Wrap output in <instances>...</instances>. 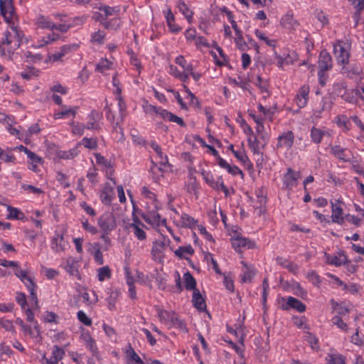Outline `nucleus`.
<instances>
[{
	"mask_svg": "<svg viewBox=\"0 0 364 364\" xmlns=\"http://www.w3.org/2000/svg\"><path fill=\"white\" fill-rule=\"evenodd\" d=\"M175 63L182 68L183 72L185 73H188V72L191 71V69L193 68L192 64L188 63L183 55H178L176 57Z\"/></svg>",
	"mask_w": 364,
	"mask_h": 364,
	"instance_id": "603ef678",
	"label": "nucleus"
},
{
	"mask_svg": "<svg viewBox=\"0 0 364 364\" xmlns=\"http://www.w3.org/2000/svg\"><path fill=\"white\" fill-rule=\"evenodd\" d=\"M280 25L282 28L289 31H295L299 27V22L296 20L291 14L283 15L280 19Z\"/></svg>",
	"mask_w": 364,
	"mask_h": 364,
	"instance_id": "f3484780",
	"label": "nucleus"
},
{
	"mask_svg": "<svg viewBox=\"0 0 364 364\" xmlns=\"http://www.w3.org/2000/svg\"><path fill=\"white\" fill-rule=\"evenodd\" d=\"M77 107H72L67 106H62L58 112H56L53 117L55 119H60L63 118L74 117L75 116Z\"/></svg>",
	"mask_w": 364,
	"mask_h": 364,
	"instance_id": "4be33fe9",
	"label": "nucleus"
},
{
	"mask_svg": "<svg viewBox=\"0 0 364 364\" xmlns=\"http://www.w3.org/2000/svg\"><path fill=\"white\" fill-rule=\"evenodd\" d=\"M78 145H83L88 149L95 150L97 148V140L96 138L85 137Z\"/></svg>",
	"mask_w": 364,
	"mask_h": 364,
	"instance_id": "3c124183",
	"label": "nucleus"
},
{
	"mask_svg": "<svg viewBox=\"0 0 364 364\" xmlns=\"http://www.w3.org/2000/svg\"><path fill=\"white\" fill-rule=\"evenodd\" d=\"M331 154L342 161H348V159L346 157L345 149L340 146L335 145L331 146Z\"/></svg>",
	"mask_w": 364,
	"mask_h": 364,
	"instance_id": "58836bf2",
	"label": "nucleus"
},
{
	"mask_svg": "<svg viewBox=\"0 0 364 364\" xmlns=\"http://www.w3.org/2000/svg\"><path fill=\"white\" fill-rule=\"evenodd\" d=\"M23 36L14 24H9L0 41V55L7 56L14 53L20 47Z\"/></svg>",
	"mask_w": 364,
	"mask_h": 364,
	"instance_id": "f257e3e1",
	"label": "nucleus"
},
{
	"mask_svg": "<svg viewBox=\"0 0 364 364\" xmlns=\"http://www.w3.org/2000/svg\"><path fill=\"white\" fill-rule=\"evenodd\" d=\"M300 177L299 172L291 168H288L287 172L282 178L284 188L287 190H291L297 185L298 179Z\"/></svg>",
	"mask_w": 364,
	"mask_h": 364,
	"instance_id": "f8f14e48",
	"label": "nucleus"
},
{
	"mask_svg": "<svg viewBox=\"0 0 364 364\" xmlns=\"http://www.w3.org/2000/svg\"><path fill=\"white\" fill-rule=\"evenodd\" d=\"M160 208L159 203H155L151 205L146 203V213H144L141 217L148 224L154 228L159 227L165 224L166 220L161 219V215L158 213V210Z\"/></svg>",
	"mask_w": 364,
	"mask_h": 364,
	"instance_id": "7ed1b4c3",
	"label": "nucleus"
},
{
	"mask_svg": "<svg viewBox=\"0 0 364 364\" xmlns=\"http://www.w3.org/2000/svg\"><path fill=\"white\" fill-rule=\"evenodd\" d=\"M350 46L347 41H338L333 45V52L339 64L343 65V69H346V65L348 63Z\"/></svg>",
	"mask_w": 364,
	"mask_h": 364,
	"instance_id": "20e7f679",
	"label": "nucleus"
},
{
	"mask_svg": "<svg viewBox=\"0 0 364 364\" xmlns=\"http://www.w3.org/2000/svg\"><path fill=\"white\" fill-rule=\"evenodd\" d=\"M350 3L356 9L354 14V19L358 23L360 17V12L364 9V0H348Z\"/></svg>",
	"mask_w": 364,
	"mask_h": 364,
	"instance_id": "de8ad7c7",
	"label": "nucleus"
},
{
	"mask_svg": "<svg viewBox=\"0 0 364 364\" xmlns=\"http://www.w3.org/2000/svg\"><path fill=\"white\" fill-rule=\"evenodd\" d=\"M157 312L160 321L164 323L168 328L176 327L182 331H187V328L183 322L173 311L169 312L159 308L157 309Z\"/></svg>",
	"mask_w": 364,
	"mask_h": 364,
	"instance_id": "f03ea898",
	"label": "nucleus"
},
{
	"mask_svg": "<svg viewBox=\"0 0 364 364\" xmlns=\"http://www.w3.org/2000/svg\"><path fill=\"white\" fill-rule=\"evenodd\" d=\"M174 253L176 256L182 257L185 255H192L193 253V249L191 245L180 247Z\"/></svg>",
	"mask_w": 364,
	"mask_h": 364,
	"instance_id": "680f3d73",
	"label": "nucleus"
},
{
	"mask_svg": "<svg viewBox=\"0 0 364 364\" xmlns=\"http://www.w3.org/2000/svg\"><path fill=\"white\" fill-rule=\"evenodd\" d=\"M110 180L112 181V184L109 183H106L103 186L100 194V198L102 202L107 205L111 204L114 196V188L116 184V182L112 178H111Z\"/></svg>",
	"mask_w": 364,
	"mask_h": 364,
	"instance_id": "ddd939ff",
	"label": "nucleus"
},
{
	"mask_svg": "<svg viewBox=\"0 0 364 364\" xmlns=\"http://www.w3.org/2000/svg\"><path fill=\"white\" fill-rule=\"evenodd\" d=\"M141 194L150 202H148L149 205H154L155 203H159L158 200L156 198V195L152 193L150 190H149L146 186H143L141 188Z\"/></svg>",
	"mask_w": 364,
	"mask_h": 364,
	"instance_id": "13d9d810",
	"label": "nucleus"
},
{
	"mask_svg": "<svg viewBox=\"0 0 364 364\" xmlns=\"http://www.w3.org/2000/svg\"><path fill=\"white\" fill-rule=\"evenodd\" d=\"M79 154L78 145L70 149L69 151L59 150L56 152V156L59 159L70 160L74 159Z\"/></svg>",
	"mask_w": 364,
	"mask_h": 364,
	"instance_id": "7c9ffc66",
	"label": "nucleus"
},
{
	"mask_svg": "<svg viewBox=\"0 0 364 364\" xmlns=\"http://www.w3.org/2000/svg\"><path fill=\"white\" fill-rule=\"evenodd\" d=\"M226 15L232 28L235 31V36H240L241 33H242V31L237 26L236 21L234 20L232 13L228 11H226Z\"/></svg>",
	"mask_w": 364,
	"mask_h": 364,
	"instance_id": "0e129e2a",
	"label": "nucleus"
},
{
	"mask_svg": "<svg viewBox=\"0 0 364 364\" xmlns=\"http://www.w3.org/2000/svg\"><path fill=\"white\" fill-rule=\"evenodd\" d=\"M309 87L307 85H303L295 98V102L299 108L304 107L308 102Z\"/></svg>",
	"mask_w": 364,
	"mask_h": 364,
	"instance_id": "6ab92c4d",
	"label": "nucleus"
},
{
	"mask_svg": "<svg viewBox=\"0 0 364 364\" xmlns=\"http://www.w3.org/2000/svg\"><path fill=\"white\" fill-rule=\"evenodd\" d=\"M256 132L257 134L259 136L260 139H262L264 141L263 144H262L261 146L262 148H264V146L267 144L269 136L268 133L265 130L263 123L258 124L256 127Z\"/></svg>",
	"mask_w": 364,
	"mask_h": 364,
	"instance_id": "09e8293b",
	"label": "nucleus"
},
{
	"mask_svg": "<svg viewBox=\"0 0 364 364\" xmlns=\"http://www.w3.org/2000/svg\"><path fill=\"white\" fill-rule=\"evenodd\" d=\"M100 114L96 112H91L89 114V121L86 125L87 129H97L100 128Z\"/></svg>",
	"mask_w": 364,
	"mask_h": 364,
	"instance_id": "f704fd0d",
	"label": "nucleus"
},
{
	"mask_svg": "<svg viewBox=\"0 0 364 364\" xmlns=\"http://www.w3.org/2000/svg\"><path fill=\"white\" fill-rule=\"evenodd\" d=\"M78 320L87 326L92 325V319L89 318L83 311H79L77 314Z\"/></svg>",
	"mask_w": 364,
	"mask_h": 364,
	"instance_id": "338daca9",
	"label": "nucleus"
},
{
	"mask_svg": "<svg viewBox=\"0 0 364 364\" xmlns=\"http://www.w3.org/2000/svg\"><path fill=\"white\" fill-rule=\"evenodd\" d=\"M192 302L198 310L203 311L206 309L205 301L198 289L193 291Z\"/></svg>",
	"mask_w": 364,
	"mask_h": 364,
	"instance_id": "cd10ccee",
	"label": "nucleus"
},
{
	"mask_svg": "<svg viewBox=\"0 0 364 364\" xmlns=\"http://www.w3.org/2000/svg\"><path fill=\"white\" fill-rule=\"evenodd\" d=\"M170 242V240L166 237H162L153 242L151 256L154 261L158 262H162L164 261Z\"/></svg>",
	"mask_w": 364,
	"mask_h": 364,
	"instance_id": "39448f33",
	"label": "nucleus"
},
{
	"mask_svg": "<svg viewBox=\"0 0 364 364\" xmlns=\"http://www.w3.org/2000/svg\"><path fill=\"white\" fill-rule=\"evenodd\" d=\"M79 296L82 299L85 305L90 307L93 306L98 301V297L95 292L92 291V295H90L87 289L80 292Z\"/></svg>",
	"mask_w": 364,
	"mask_h": 364,
	"instance_id": "393cba45",
	"label": "nucleus"
},
{
	"mask_svg": "<svg viewBox=\"0 0 364 364\" xmlns=\"http://www.w3.org/2000/svg\"><path fill=\"white\" fill-rule=\"evenodd\" d=\"M186 188L187 192L197 197L199 186L197 183L196 177L192 174H190L189 178L186 183Z\"/></svg>",
	"mask_w": 364,
	"mask_h": 364,
	"instance_id": "72a5a7b5",
	"label": "nucleus"
},
{
	"mask_svg": "<svg viewBox=\"0 0 364 364\" xmlns=\"http://www.w3.org/2000/svg\"><path fill=\"white\" fill-rule=\"evenodd\" d=\"M247 143L250 149L253 151L254 154H259L260 151V146L258 139L255 137L252 136L247 137Z\"/></svg>",
	"mask_w": 364,
	"mask_h": 364,
	"instance_id": "bf43d9fd",
	"label": "nucleus"
},
{
	"mask_svg": "<svg viewBox=\"0 0 364 364\" xmlns=\"http://www.w3.org/2000/svg\"><path fill=\"white\" fill-rule=\"evenodd\" d=\"M125 353L127 364H144L140 357L131 346L126 350Z\"/></svg>",
	"mask_w": 364,
	"mask_h": 364,
	"instance_id": "2f4dec72",
	"label": "nucleus"
},
{
	"mask_svg": "<svg viewBox=\"0 0 364 364\" xmlns=\"http://www.w3.org/2000/svg\"><path fill=\"white\" fill-rule=\"evenodd\" d=\"M169 73L182 82H186L188 81L186 73L183 71H180L176 66H173V65H170Z\"/></svg>",
	"mask_w": 364,
	"mask_h": 364,
	"instance_id": "49530a36",
	"label": "nucleus"
},
{
	"mask_svg": "<svg viewBox=\"0 0 364 364\" xmlns=\"http://www.w3.org/2000/svg\"><path fill=\"white\" fill-rule=\"evenodd\" d=\"M6 209L9 212L7 219L22 220L24 218V214L16 208L8 205Z\"/></svg>",
	"mask_w": 364,
	"mask_h": 364,
	"instance_id": "a19ab883",
	"label": "nucleus"
},
{
	"mask_svg": "<svg viewBox=\"0 0 364 364\" xmlns=\"http://www.w3.org/2000/svg\"><path fill=\"white\" fill-rule=\"evenodd\" d=\"M144 227V225L139 220L130 225V229L133 234L140 240H144L146 237V232L143 229Z\"/></svg>",
	"mask_w": 364,
	"mask_h": 364,
	"instance_id": "c85d7f7f",
	"label": "nucleus"
},
{
	"mask_svg": "<svg viewBox=\"0 0 364 364\" xmlns=\"http://www.w3.org/2000/svg\"><path fill=\"white\" fill-rule=\"evenodd\" d=\"M81 338L86 347L89 348L93 354H97V348L95 343V341L92 338L91 335L88 332H85L82 333Z\"/></svg>",
	"mask_w": 364,
	"mask_h": 364,
	"instance_id": "473e14b6",
	"label": "nucleus"
},
{
	"mask_svg": "<svg viewBox=\"0 0 364 364\" xmlns=\"http://www.w3.org/2000/svg\"><path fill=\"white\" fill-rule=\"evenodd\" d=\"M67 245L61 234L56 233L51 240V249L55 252H64Z\"/></svg>",
	"mask_w": 364,
	"mask_h": 364,
	"instance_id": "412c9836",
	"label": "nucleus"
},
{
	"mask_svg": "<svg viewBox=\"0 0 364 364\" xmlns=\"http://www.w3.org/2000/svg\"><path fill=\"white\" fill-rule=\"evenodd\" d=\"M183 279L185 282L186 289L194 291L196 289V282L190 272H187L183 274Z\"/></svg>",
	"mask_w": 364,
	"mask_h": 364,
	"instance_id": "8fccbe9b",
	"label": "nucleus"
},
{
	"mask_svg": "<svg viewBox=\"0 0 364 364\" xmlns=\"http://www.w3.org/2000/svg\"><path fill=\"white\" fill-rule=\"evenodd\" d=\"M35 23L38 28L43 29H49L53 31L54 30V27H55V24L54 23L43 15H38L36 17Z\"/></svg>",
	"mask_w": 364,
	"mask_h": 364,
	"instance_id": "a878e982",
	"label": "nucleus"
},
{
	"mask_svg": "<svg viewBox=\"0 0 364 364\" xmlns=\"http://www.w3.org/2000/svg\"><path fill=\"white\" fill-rule=\"evenodd\" d=\"M142 108L146 114L150 115L154 119L158 118V113L160 107L154 106L149 104L148 101L145 100L142 105Z\"/></svg>",
	"mask_w": 364,
	"mask_h": 364,
	"instance_id": "4c0bfd02",
	"label": "nucleus"
},
{
	"mask_svg": "<svg viewBox=\"0 0 364 364\" xmlns=\"http://www.w3.org/2000/svg\"><path fill=\"white\" fill-rule=\"evenodd\" d=\"M14 274L26 285L30 291L31 300L36 304L38 299L35 291L36 284L33 277L28 274L27 270L21 269L19 267L16 269H14Z\"/></svg>",
	"mask_w": 364,
	"mask_h": 364,
	"instance_id": "423d86ee",
	"label": "nucleus"
},
{
	"mask_svg": "<svg viewBox=\"0 0 364 364\" xmlns=\"http://www.w3.org/2000/svg\"><path fill=\"white\" fill-rule=\"evenodd\" d=\"M331 203V221L334 223L342 225L344 223V213L341 207L342 202L336 200Z\"/></svg>",
	"mask_w": 364,
	"mask_h": 364,
	"instance_id": "9d476101",
	"label": "nucleus"
},
{
	"mask_svg": "<svg viewBox=\"0 0 364 364\" xmlns=\"http://www.w3.org/2000/svg\"><path fill=\"white\" fill-rule=\"evenodd\" d=\"M151 147L152 148V149L156 152V154H157L159 159V162L161 165H163L164 167H166V166H169L168 164V157L166 155H164L161 151V149L160 147V146L153 141L150 144Z\"/></svg>",
	"mask_w": 364,
	"mask_h": 364,
	"instance_id": "c9c22d12",
	"label": "nucleus"
},
{
	"mask_svg": "<svg viewBox=\"0 0 364 364\" xmlns=\"http://www.w3.org/2000/svg\"><path fill=\"white\" fill-rule=\"evenodd\" d=\"M112 66V62L108 60L107 59H102L99 63L96 65V70L104 73L108 70H110Z\"/></svg>",
	"mask_w": 364,
	"mask_h": 364,
	"instance_id": "4d7b16f0",
	"label": "nucleus"
},
{
	"mask_svg": "<svg viewBox=\"0 0 364 364\" xmlns=\"http://www.w3.org/2000/svg\"><path fill=\"white\" fill-rule=\"evenodd\" d=\"M105 33L104 31H98L91 35V42L94 44L102 45L105 41Z\"/></svg>",
	"mask_w": 364,
	"mask_h": 364,
	"instance_id": "6e6d98bb",
	"label": "nucleus"
},
{
	"mask_svg": "<svg viewBox=\"0 0 364 364\" xmlns=\"http://www.w3.org/2000/svg\"><path fill=\"white\" fill-rule=\"evenodd\" d=\"M177 218H175L177 225L181 228H194L197 225V220L189 215L176 212Z\"/></svg>",
	"mask_w": 364,
	"mask_h": 364,
	"instance_id": "dca6fc26",
	"label": "nucleus"
},
{
	"mask_svg": "<svg viewBox=\"0 0 364 364\" xmlns=\"http://www.w3.org/2000/svg\"><path fill=\"white\" fill-rule=\"evenodd\" d=\"M305 339L310 344L311 348H313V349L318 348V338L314 335H313L312 333H311L309 331H306V335H305Z\"/></svg>",
	"mask_w": 364,
	"mask_h": 364,
	"instance_id": "e2e57ef3",
	"label": "nucleus"
},
{
	"mask_svg": "<svg viewBox=\"0 0 364 364\" xmlns=\"http://www.w3.org/2000/svg\"><path fill=\"white\" fill-rule=\"evenodd\" d=\"M64 354L65 351L62 348L58 346H54L50 357L46 358V355H43V360H44L47 364H58L63 358Z\"/></svg>",
	"mask_w": 364,
	"mask_h": 364,
	"instance_id": "a211bd4d",
	"label": "nucleus"
},
{
	"mask_svg": "<svg viewBox=\"0 0 364 364\" xmlns=\"http://www.w3.org/2000/svg\"><path fill=\"white\" fill-rule=\"evenodd\" d=\"M204 180L208 184L215 190H220V184L223 182L220 178H218L216 181H214L212 175L209 173H203Z\"/></svg>",
	"mask_w": 364,
	"mask_h": 364,
	"instance_id": "a18cd8bd",
	"label": "nucleus"
},
{
	"mask_svg": "<svg viewBox=\"0 0 364 364\" xmlns=\"http://www.w3.org/2000/svg\"><path fill=\"white\" fill-rule=\"evenodd\" d=\"M328 364H346L345 358L338 353H329L326 358Z\"/></svg>",
	"mask_w": 364,
	"mask_h": 364,
	"instance_id": "79ce46f5",
	"label": "nucleus"
},
{
	"mask_svg": "<svg viewBox=\"0 0 364 364\" xmlns=\"http://www.w3.org/2000/svg\"><path fill=\"white\" fill-rule=\"evenodd\" d=\"M294 136L292 132L288 131L279 135L277 138V149L288 151L293 146Z\"/></svg>",
	"mask_w": 364,
	"mask_h": 364,
	"instance_id": "1a4fd4ad",
	"label": "nucleus"
},
{
	"mask_svg": "<svg viewBox=\"0 0 364 364\" xmlns=\"http://www.w3.org/2000/svg\"><path fill=\"white\" fill-rule=\"evenodd\" d=\"M341 87L344 90V93L341 95V98L347 102L354 103L356 101L354 96L355 90H346L345 83L341 84Z\"/></svg>",
	"mask_w": 364,
	"mask_h": 364,
	"instance_id": "ea45409f",
	"label": "nucleus"
},
{
	"mask_svg": "<svg viewBox=\"0 0 364 364\" xmlns=\"http://www.w3.org/2000/svg\"><path fill=\"white\" fill-rule=\"evenodd\" d=\"M59 35L54 33L48 34L46 36L42 37L41 39H38L36 42H35V43L33 45V47L35 48H43L57 41L59 39Z\"/></svg>",
	"mask_w": 364,
	"mask_h": 364,
	"instance_id": "5701e85b",
	"label": "nucleus"
},
{
	"mask_svg": "<svg viewBox=\"0 0 364 364\" xmlns=\"http://www.w3.org/2000/svg\"><path fill=\"white\" fill-rule=\"evenodd\" d=\"M178 8L180 12H181L183 15H184V16L187 18L188 21L191 23L193 18V12L189 10L185 2L182 0H179Z\"/></svg>",
	"mask_w": 364,
	"mask_h": 364,
	"instance_id": "c03bdc74",
	"label": "nucleus"
},
{
	"mask_svg": "<svg viewBox=\"0 0 364 364\" xmlns=\"http://www.w3.org/2000/svg\"><path fill=\"white\" fill-rule=\"evenodd\" d=\"M255 85L258 87L261 92L263 94L262 97L264 99H266L269 96L267 82L264 80H262L259 76L257 77Z\"/></svg>",
	"mask_w": 364,
	"mask_h": 364,
	"instance_id": "37998d69",
	"label": "nucleus"
},
{
	"mask_svg": "<svg viewBox=\"0 0 364 364\" xmlns=\"http://www.w3.org/2000/svg\"><path fill=\"white\" fill-rule=\"evenodd\" d=\"M79 266V261L77 259L69 257L65 260L63 268L70 276L75 277L78 279H80L81 277L78 270Z\"/></svg>",
	"mask_w": 364,
	"mask_h": 364,
	"instance_id": "2eb2a0df",
	"label": "nucleus"
},
{
	"mask_svg": "<svg viewBox=\"0 0 364 364\" xmlns=\"http://www.w3.org/2000/svg\"><path fill=\"white\" fill-rule=\"evenodd\" d=\"M198 36H199L197 35L196 31L192 28H188L185 31V37L186 41L188 42H195Z\"/></svg>",
	"mask_w": 364,
	"mask_h": 364,
	"instance_id": "774afa93",
	"label": "nucleus"
},
{
	"mask_svg": "<svg viewBox=\"0 0 364 364\" xmlns=\"http://www.w3.org/2000/svg\"><path fill=\"white\" fill-rule=\"evenodd\" d=\"M11 149L4 151L0 147V159L5 163H15L16 158L11 154Z\"/></svg>",
	"mask_w": 364,
	"mask_h": 364,
	"instance_id": "864d4df0",
	"label": "nucleus"
},
{
	"mask_svg": "<svg viewBox=\"0 0 364 364\" xmlns=\"http://www.w3.org/2000/svg\"><path fill=\"white\" fill-rule=\"evenodd\" d=\"M326 262L335 266H341L347 262V257L343 253L338 252L334 255H326Z\"/></svg>",
	"mask_w": 364,
	"mask_h": 364,
	"instance_id": "b1692460",
	"label": "nucleus"
},
{
	"mask_svg": "<svg viewBox=\"0 0 364 364\" xmlns=\"http://www.w3.org/2000/svg\"><path fill=\"white\" fill-rule=\"evenodd\" d=\"M100 12L95 14L93 18L102 25H103L105 22H107L112 17L118 16L119 13L118 8L108 6H103L100 7Z\"/></svg>",
	"mask_w": 364,
	"mask_h": 364,
	"instance_id": "6e6552de",
	"label": "nucleus"
},
{
	"mask_svg": "<svg viewBox=\"0 0 364 364\" xmlns=\"http://www.w3.org/2000/svg\"><path fill=\"white\" fill-rule=\"evenodd\" d=\"M120 23V19L117 16H115L109 18L107 22H105L102 26L107 29H117L119 27Z\"/></svg>",
	"mask_w": 364,
	"mask_h": 364,
	"instance_id": "052dcab7",
	"label": "nucleus"
},
{
	"mask_svg": "<svg viewBox=\"0 0 364 364\" xmlns=\"http://www.w3.org/2000/svg\"><path fill=\"white\" fill-rule=\"evenodd\" d=\"M242 264L243 265V274L241 278L242 282H250L255 275V271L252 267L248 266L245 262H242Z\"/></svg>",
	"mask_w": 364,
	"mask_h": 364,
	"instance_id": "e433bc0d",
	"label": "nucleus"
},
{
	"mask_svg": "<svg viewBox=\"0 0 364 364\" xmlns=\"http://www.w3.org/2000/svg\"><path fill=\"white\" fill-rule=\"evenodd\" d=\"M231 240L233 248L237 251H239L241 247H247V248L251 249L255 246L254 242L248 240L247 238L241 236L232 237Z\"/></svg>",
	"mask_w": 364,
	"mask_h": 364,
	"instance_id": "aec40b11",
	"label": "nucleus"
},
{
	"mask_svg": "<svg viewBox=\"0 0 364 364\" xmlns=\"http://www.w3.org/2000/svg\"><path fill=\"white\" fill-rule=\"evenodd\" d=\"M234 41L236 44V46L240 50L244 51L247 50V44L243 39L242 33H241L240 36H235Z\"/></svg>",
	"mask_w": 364,
	"mask_h": 364,
	"instance_id": "69168bd1",
	"label": "nucleus"
},
{
	"mask_svg": "<svg viewBox=\"0 0 364 364\" xmlns=\"http://www.w3.org/2000/svg\"><path fill=\"white\" fill-rule=\"evenodd\" d=\"M332 130L326 127L318 128L313 127L311 129L310 136L311 141L314 144H320L323 137H331Z\"/></svg>",
	"mask_w": 364,
	"mask_h": 364,
	"instance_id": "9b49d317",
	"label": "nucleus"
},
{
	"mask_svg": "<svg viewBox=\"0 0 364 364\" xmlns=\"http://www.w3.org/2000/svg\"><path fill=\"white\" fill-rule=\"evenodd\" d=\"M318 63L319 68L318 75L321 79L323 73L332 67L331 56L327 51L322 50L320 53Z\"/></svg>",
	"mask_w": 364,
	"mask_h": 364,
	"instance_id": "4468645a",
	"label": "nucleus"
},
{
	"mask_svg": "<svg viewBox=\"0 0 364 364\" xmlns=\"http://www.w3.org/2000/svg\"><path fill=\"white\" fill-rule=\"evenodd\" d=\"M99 226L105 231H110L114 228L113 217L109 215L102 216L98 220Z\"/></svg>",
	"mask_w": 364,
	"mask_h": 364,
	"instance_id": "c756f323",
	"label": "nucleus"
},
{
	"mask_svg": "<svg viewBox=\"0 0 364 364\" xmlns=\"http://www.w3.org/2000/svg\"><path fill=\"white\" fill-rule=\"evenodd\" d=\"M284 309H287L288 308H292L298 311L299 312H304L306 310L305 305L300 301L299 299L289 296L287 299V302L286 306H282Z\"/></svg>",
	"mask_w": 364,
	"mask_h": 364,
	"instance_id": "bb28decb",
	"label": "nucleus"
},
{
	"mask_svg": "<svg viewBox=\"0 0 364 364\" xmlns=\"http://www.w3.org/2000/svg\"><path fill=\"white\" fill-rule=\"evenodd\" d=\"M0 12L9 24H15L17 16L15 13L13 0H0Z\"/></svg>",
	"mask_w": 364,
	"mask_h": 364,
	"instance_id": "0eeeda50",
	"label": "nucleus"
},
{
	"mask_svg": "<svg viewBox=\"0 0 364 364\" xmlns=\"http://www.w3.org/2000/svg\"><path fill=\"white\" fill-rule=\"evenodd\" d=\"M110 277L111 271L108 266H105L97 269V278L100 282H103Z\"/></svg>",
	"mask_w": 364,
	"mask_h": 364,
	"instance_id": "5fc2aeb1",
	"label": "nucleus"
}]
</instances>
